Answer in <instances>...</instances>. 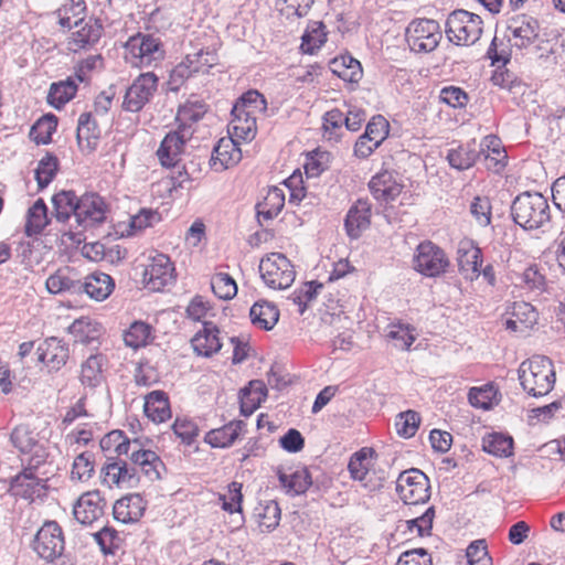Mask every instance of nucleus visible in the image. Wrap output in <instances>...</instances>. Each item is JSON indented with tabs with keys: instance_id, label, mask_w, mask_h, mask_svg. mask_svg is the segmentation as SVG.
Instances as JSON below:
<instances>
[{
	"instance_id": "obj_1",
	"label": "nucleus",
	"mask_w": 565,
	"mask_h": 565,
	"mask_svg": "<svg viewBox=\"0 0 565 565\" xmlns=\"http://www.w3.org/2000/svg\"><path fill=\"white\" fill-rule=\"evenodd\" d=\"M110 441L117 443L115 451L118 455L129 456L131 467L139 469L150 481L161 479L164 465L154 451L141 449L138 439L130 441L122 437L121 431H111L106 438H103L100 440L102 448L108 447Z\"/></svg>"
},
{
	"instance_id": "obj_2",
	"label": "nucleus",
	"mask_w": 565,
	"mask_h": 565,
	"mask_svg": "<svg viewBox=\"0 0 565 565\" xmlns=\"http://www.w3.org/2000/svg\"><path fill=\"white\" fill-rule=\"evenodd\" d=\"M522 388L533 397L547 395L555 385L556 373L552 360L544 355H534L523 361L518 370Z\"/></svg>"
},
{
	"instance_id": "obj_3",
	"label": "nucleus",
	"mask_w": 565,
	"mask_h": 565,
	"mask_svg": "<svg viewBox=\"0 0 565 565\" xmlns=\"http://www.w3.org/2000/svg\"><path fill=\"white\" fill-rule=\"evenodd\" d=\"M511 215L524 230H537L551 220L550 204L539 192H523L513 200Z\"/></svg>"
},
{
	"instance_id": "obj_4",
	"label": "nucleus",
	"mask_w": 565,
	"mask_h": 565,
	"mask_svg": "<svg viewBox=\"0 0 565 565\" xmlns=\"http://www.w3.org/2000/svg\"><path fill=\"white\" fill-rule=\"evenodd\" d=\"M125 58L132 66L148 67L164 58V49L160 39L153 34L138 33L126 42Z\"/></svg>"
},
{
	"instance_id": "obj_5",
	"label": "nucleus",
	"mask_w": 565,
	"mask_h": 565,
	"mask_svg": "<svg viewBox=\"0 0 565 565\" xmlns=\"http://www.w3.org/2000/svg\"><path fill=\"white\" fill-rule=\"evenodd\" d=\"M447 39L456 45H471L482 33V20L478 14L459 9L452 11L446 21Z\"/></svg>"
},
{
	"instance_id": "obj_6",
	"label": "nucleus",
	"mask_w": 565,
	"mask_h": 565,
	"mask_svg": "<svg viewBox=\"0 0 565 565\" xmlns=\"http://www.w3.org/2000/svg\"><path fill=\"white\" fill-rule=\"evenodd\" d=\"M508 40L512 47L518 50L529 49L534 45L535 50H545L543 44L548 43L540 39L539 21L527 14H516L508 20L507 24Z\"/></svg>"
},
{
	"instance_id": "obj_7",
	"label": "nucleus",
	"mask_w": 565,
	"mask_h": 565,
	"mask_svg": "<svg viewBox=\"0 0 565 565\" xmlns=\"http://www.w3.org/2000/svg\"><path fill=\"white\" fill-rule=\"evenodd\" d=\"M259 273L266 286L276 290L289 288L296 278L294 265L280 253H271L263 258Z\"/></svg>"
},
{
	"instance_id": "obj_8",
	"label": "nucleus",
	"mask_w": 565,
	"mask_h": 565,
	"mask_svg": "<svg viewBox=\"0 0 565 565\" xmlns=\"http://www.w3.org/2000/svg\"><path fill=\"white\" fill-rule=\"evenodd\" d=\"M405 35L411 50L416 53L433 52L441 40L440 26L437 21L431 19L412 21Z\"/></svg>"
},
{
	"instance_id": "obj_9",
	"label": "nucleus",
	"mask_w": 565,
	"mask_h": 565,
	"mask_svg": "<svg viewBox=\"0 0 565 565\" xmlns=\"http://www.w3.org/2000/svg\"><path fill=\"white\" fill-rule=\"evenodd\" d=\"M396 491L406 504L424 503L429 499V480L423 471L413 468L399 473Z\"/></svg>"
},
{
	"instance_id": "obj_10",
	"label": "nucleus",
	"mask_w": 565,
	"mask_h": 565,
	"mask_svg": "<svg viewBox=\"0 0 565 565\" xmlns=\"http://www.w3.org/2000/svg\"><path fill=\"white\" fill-rule=\"evenodd\" d=\"M449 266L446 253L434 243L427 241L420 243L414 255V268L426 277H438Z\"/></svg>"
},
{
	"instance_id": "obj_11",
	"label": "nucleus",
	"mask_w": 565,
	"mask_h": 565,
	"mask_svg": "<svg viewBox=\"0 0 565 565\" xmlns=\"http://www.w3.org/2000/svg\"><path fill=\"white\" fill-rule=\"evenodd\" d=\"M158 81V76L152 72L140 74L126 90L122 102L124 110L140 111L157 92Z\"/></svg>"
},
{
	"instance_id": "obj_12",
	"label": "nucleus",
	"mask_w": 565,
	"mask_h": 565,
	"mask_svg": "<svg viewBox=\"0 0 565 565\" xmlns=\"http://www.w3.org/2000/svg\"><path fill=\"white\" fill-rule=\"evenodd\" d=\"M33 548L36 554L49 562L60 557L64 551L62 529L55 521L45 522L38 531Z\"/></svg>"
},
{
	"instance_id": "obj_13",
	"label": "nucleus",
	"mask_w": 565,
	"mask_h": 565,
	"mask_svg": "<svg viewBox=\"0 0 565 565\" xmlns=\"http://www.w3.org/2000/svg\"><path fill=\"white\" fill-rule=\"evenodd\" d=\"M142 281L151 291H161L174 281V266L164 254H157L149 258L142 273Z\"/></svg>"
},
{
	"instance_id": "obj_14",
	"label": "nucleus",
	"mask_w": 565,
	"mask_h": 565,
	"mask_svg": "<svg viewBox=\"0 0 565 565\" xmlns=\"http://www.w3.org/2000/svg\"><path fill=\"white\" fill-rule=\"evenodd\" d=\"M108 206L96 193H86L78 200L76 223L83 228L94 227L107 218Z\"/></svg>"
},
{
	"instance_id": "obj_15",
	"label": "nucleus",
	"mask_w": 565,
	"mask_h": 565,
	"mask_svg": "<svg viewBox=\"0 0 565 565\" xmlns=\"http://www.w3.org/2000/svg\"><path fill=\"white\" fill-rule=\"evenodd\" d=\"M34 473L23 470L11 481V491L14 495L21 497L29 501L43 498L46 493V481L49 471L43 473Z\"/></svg>"
},
{
	"instance_id": "obj_16",
	"label": "nucleus",
	"mask_w": 565,
	"mask_h": 565,
	"mask_svg": "<svg viewBox=\"0 0 565 565\" xmlns=\"http://www.w3.org/2000/svg\"><path fill=\"white\" fill-rule=\"evenodd\" d=\"M105 500L98 490L83 493L73 508L75 519L84 524L90 525L104 515Z\"/></svg>"
},
{
	"instance_id": "obj_17",
	"label": "nucleus",
	"mask_w": 565,
	"mask_h": 565,
	"mask_svg": "<svg viewBox=\"0 0 565 565\" xmlns=\"http://www.w3.org/2000/svg\"><path fill=\"white\" fill-rule=\"evenodd\" d=\"M38 360L44 363L50 371H58L62 369L68 358V345L56 337L46 338L36 348Z\"/></svg>"
},
{
	"instance_id": "obj_18",
	"label": "nucleus",
	"mask_w": 565,
	"mask_h": 565,
	"mask_svg": "<svg viewBox=\"0 0 565 565\" xmlns=\"http://www.w3.org/2000/svg\"><path fill=\"white\" fill-rule=\"evenodd\" d=\"M102 478L103 483L107 484L109 488L113 486H117L119 488H134L139 482L137 469L135 467H129L124 460L107 462L102 468Z\"/></svg>"
},
{
	"instance_id": "obj_19",
	"label": "nucleus",
	"mask_w": 565,
	"mask_h": 565,
	"mask_svg": "<svg viewBox=\"0 0 565 565\" xmlns=\"http://www.w3.org/2000/svg\"><path fill=\"white\" fill-rule=\"evenodd\" d=\"M190 139L191 136L189 131L183 132L177 129L168 132L157 150L160 163L164 167L177 166L184 150L185 142Z\"/></svg>"
},
{
	"instance_id": "obj_20",
	"label": "nucleus",
	"mask_w": 565,
	"mask_h": 565,
	"mask_svg": "<svg viewBox=\"0 0 565 565\" xmlns=\"http://www.w3.org/2000/svg\"><path fill=\"white\" fill-rule=\"evenodd\" d=\"M371 224V203L367 200H358L348 211L344 226L348 235L356 239Z\"/></svg>"
},
{
	"instance_id": "obj_21",
	"label": "nucleus",
	"mask_w": 565,
	"mask_h": 565,
	"mask_svg": "<svg viewBox=\"0 0 565 565\" xmlns=\"http://www.w3.org/2000/svg\"><path fill=\"white\" fill-rule=\"evenodd\" d=\"M242 160V151L234 138H222L214 147L210 160L211 167L215 171H223Z\"/></svg>"
},
{
	"instance_id": "obj_22",
	"label": "nucleus",
	"mask_w": 565,
	"mask_h": 565,
	"mask_svg": "<svg viewBox=\"0 0 565 565\" xmlns=\"http://www.w3.org/2000/svg\"><path fill=\"white\" fill-rule=\"evenodd\" d=\"M457 254L459 270L465 276V278L470 280L478 278L481 273V249L475 246L471 241H465L459 244Z\"/></svg>"
},
{
	"instance_id": "obj_23",
	"label": "nucleus",
	"mask_w": 565,
	"mask_h": 565,
	"mask_svg": "<svg viewBox=\"0 0 565 565\" xmlns=\"http://www.w3.org/2000/svg\"><path fill=\"white\" fill-rule=\"evenodd\" d=\"M146 510V502L138 493L127 494L113 507L114 518L121 523L137 522Z\"/></svg>"
},
{
	"instance_id": "obj_24",
	"label": "nucleus",
	"mask_w": 565,
	"mask_h": 565,
	"mask_svg": "<svg viewBox=\"0 0 565 565\" xmlns=\"http://www.w3.org/2000/svg\"><path fill=\"white\" fill-rule=\"evenodd\" d=\"M220 330L211 321L203 323L202 330L198 331L191 340L193 350L202 356H211L220 351L222 342L220 339Z\"/></svg>"
},
{
	"instance_id": "obj_25",
	"label": "nucleus",
	"mask_w": 565,
	"mask_h": 565,
	"mask_svg": "<svg viewBox=\"0 0 565 565\" xmlns=\"http://www.w3.org/2000/svg\"><path fill=\"white\" fill-rule=\"evenodd\" d=\"M207 111L206 104L201 99H188L180 105L177 111L175 120L178 129L183 132L189 131L192 137L194 134L193 125L200 121Z\"/></svg>"
},
{
	"instance_id": "obj_26",
	"label": "nucleus",
	"mask_w": 565,
	"mask_h": 565,
	"mask_svg": "<svg viewBox=\"0 0 565 565\" xmlns=\"http://www.w3.org/2000/svg\"><path fill=\"white\" fill-rule=\"evenodd\" d=\"M537 322V312L525 301L514 302L511 318L507 319L505 328L512 332L525 333Z\"/></svg>"
},
{
	"instance_id": "obj_27",
	"label": "nucleus",
	"mask_w": 565,
	"mask_h": 565,
	"mask_svg": "<svg viewBox=\"0 0 565 565\" xmlns=\"http://www.w3.org/2000/svg\"><path fill=\"white\" fill-rule=\"evenodd\" d=\"M79 29L73 32L68 40V50L77 52L95 44L102 35L103 26L96 20L89 19L79 24Z\"/></svg>"
},
{
	"instance_id": "obj_28",
	"label": "nucleus",
	"mask_w": 565,
	"mask_h": 565,
	"mask_svg": "<svg viewBox=\"0 0 565 565\" xmlns=\"http://www.w3.org/2000/svg\"><path fill=\"white\" fill-rule=\"evenodd\" d=\"M68 333L74 338L75 342L93 344L98 342L102 337L103 327L89 317H81L68 327Z\"/></svg>"
},
{
	"instance_id": "obj_29",
	"label": "nucleus",
	"mask_w": 565,
	"mask_h": 565,
	"mask_svg": "<svg viewBox=\"0 0 565 565\" xmlns=\"http://www.w3.org/2000/svg\"><path fill=\"white\" fill-rule=\"evenodd\" d=\"M143 411L153 423H163L171 417L168 395L163 391H152L145 397Z\"/></svg>"
},
{
	"instance_id": "obj_30",
	"label": "nucleus",
	"mask_w": 565,
	"mask_h": 565,
	"mask_svg": "<svg viewBox=\"0 0 565 565\" xmlns=\"http://www.w3.org/2000/svg\"><path fill=\"white\" fill-rule=\"evenodd\" d=\"M267 388L263 381H250L248 386L239 392L241 413L244 416L252 415L265 401Z\"/></svg>"
},
{
	"instance_id": "obj_31",
	"label": "nucleus",
	"mask_w": 565,
	"mask_h": 565,
	"mask_svg": "<svg viewBox=\"0 0 565 565\" xmlns=\"http://www.w3.org/2000/svg\"><path fill=\"white\" fill-rule=\"evenodd\" d=\"M100 130L89 113H84L77 121L76 139L82 150H95Z\"/></svg>"
},
{
	"instance_id": "obj_32",
	"label": "nucleus",
	"mask_w": 565,
	"mask_h": 565,
	"mask_svg": "<svg viewBox=\"0 0 565 565\" xmlns=\"http://www.w3.org/2000/svg\"><path fill=\"white\" fill-rule=\"evenodd\" d=\"M369 188L376 200L385 202L395 200L402 191L401 185L393 180L392 174L387 171L374 175Z\"/></svg>"
},
{
	"instance_id": "obj_33",
	"label": "nucleus",
	"mask_w": 565,
	"mask_h": 565,
	"mask_svg": "<svg viewBox=\"0 0 565 565\" xmlns=\"http://www.w3.org/2000/svg\"><path fill=\"white\" fill-rule=\"evenodd\" d=\"M82 287L90 298L100 301L111 294L115 282L109 275L95 271L85 278L84 284L78 286V288Z\"/></svg>"
},
{
	"instance_id": "obj_34",
	"label": "nucleus",
	"mask_w": 565,
	"mask_h": 565,
	"mask_svg": "<svg viewBox=\"0 0 565 565\" xmlns=\"http://www.w3.org/2000/svg\"><path fill=\"white\" fill-rule=\"evenodd\" d=\"M249 317L252 323L257 328L271 330L279 320V310L274 303L260 300L252 306Z\"/></svg>"
},
{
	"instance_id": "obj_35",
	"label": "nucleus",
	"mask_w": 565,
	"mask_h": 565,
	"mask_svg": "<svg viewBox=\"0 0 565 565\" xmlns=\"http://www.w3.org/2000/svg\"><path fill=\"white\" fill-rule=\"evenodd\" d=\"M371 456L372 450L367 448H363L360 451L355 452L348 465V469L350 471L351 477L354 480L361 481L364 487H369L371 490L375 489V484H371Z\"/></svg>"
},
{
	"instance_id": "obj_36",
	"label": "nucleus",
	"mask_w": 565,
	"mask_h": 565,
	"mask_svg": "<svg viewBox=\"0 0 565 565\" xmlns=\"http://www.w3.org/2000/svg\"><path fill=\"white\" fill-rule=\"evenodd\" d=\"M241 429L242 422H231L220 428L210 430L204 440L213 448H226L237 439Z\"/></svg>"
},
{
	"instance_id": "obj_37",
	"label": "nucleus",
	"mask_w": 565,
	"mask_h": 565,
	"mask_svg": "<svg viewBox=\"0 0 565 565\" xmlns=\"http://www.w3.org/2000/svg\"><path fill=\"white\" fill-rule=\"evenodd\" d=\"M478 159H480V152H478L477 142L475 140L466 146L450 149L447 154L449 164L457 170L471 168Z\"/></svg>"
},
{
	"instance_id": "obj_38",
	"label": "nucleus",
	"mask_w": 565,
	"mask_h": 565,
	"mask_svg": "<svg viewBox=\"0 0 565 565\" xmlns=\"http://www.w3.org/2000/svg\"><path fill=\"white\" fill-rule=\"evenodd\" d=\"M79 198L74 191H61L52 198L55 218L58 222H66L74 216L76 220L77 206Z\"/></svg>"
},
{
	"instance_id": "obj_39",
	"label": "nucleus",
	"mask_w": 565,
	"mask_h": 565,
	"mask_svg": "<svg viewBox=\"0 0 565 565\" xmlns=\"http://www.w3.org/2000/svg\"><path fill=\"white\" fill-rule=\"evenodd\" d=\"M278 479L281 487L291 495L305 493L312 483L311 476L306 468L298 469L290 475L279 472Z\"/></svg>"
},
{
	"instance_id": "obj_40",
	"label": "nucleus",
	"mask_w": 565,
	"mask_h": 565,
	"mask_svg": "<svg viewBox=\"0 0 565 565\" xmlns=\"http://www.w3.org/2000/svg\"><path fill=\"white\" fill-rule=\"evenodd\" d=\"M49 224L47 207L42 199H38L28 210L24 232L26 236L40 234Z\"/></svg>"
},
{
	"instance_id": "obj_41",
	"label": "nucleus",
	"mask_w": 565,
	"mask_h": 565,
	"mask_svg": "<svg viewBox=\"0 0 565 565\" xmlns=\"http://www.w3.org/2000/svg\"><path fill=\"white\" fill-rule=\"evenodd\" d=\"M332 72L345 82L358 83L362 78V67L352 56H340L331 61Z\"/></svg>"
},
{
	"instance_id": "obj_42",
	"label": "nucleus",
	"mask_w": 565,
	"mask_h": 565,
	"mask_svg": "<svg viewBox=\"0 0 565 565\" xmlns=\"http://www.w3.org/2000/svg\"><path fill=\"white\" fill-rule=\"evenodd\" d=\"M284 205V192L278 188L269 190L264 201L257 205L258 220H273L281 212Z\"/></svg>"
},
{
	"instance_id": "obj_43",
	"label": "nucleus",
	"mask_w": 565,
	"mask_h": 565,
	"mask_svg": "<svg viewBox=\"0 0 565 565\" xmlns=\"http://www.w3.org/2000/svg\"><path fill=\"white\" fill-rule=\"evenodd\" d=\"M482 449L495 457H509L513 454V438L501 433L489 434L482 438Z\"/></svg>"
},
{
	"instance_id": "obj_44",
	"label": "nucleus",
	"mask_w": 565,
	"mask_h": 565,
	"mask_svg": "<svg viewBox=\"0 0 565 565\" xmlns=\"http://www.w3.org/2000/svg\"><path fill=\"white\" fill-rule=\"evenodd\" d=\"M85 9L86 7L83 0H67V2L57 10L60 25L67 29L79 26L84 20L83 14Z\"/></svg>"
},
{
	"instance_id": "obj_45",
	"label": "nucleus",
	"mask_w": 565,
	"mask_h": 565,
	"mask_svg": "<svg viewBox=\"0 0 565 565\" xmlns=\"http://www.w3.org/2000/svg\"><path fill=\"white\" fill-rule=\"evenodd\" d=\"M267 109V102L265 97L257 90H248L235 103L232 114L248 113L257 116L264 114Z\"/></svg>"
},
{
	"instance_id": "obj_46",
	"label": "nucleus",
	"mask_w": 565,
	"mask_h": 565,
	"mask_svg": "<svg viewBox=\"0 0 565 565\" xmlns=\"http://www.w3.org/2000/svg\"><path fill=\"white\" fill-rule=\"evenodd\" d=\"M231 129L234 139L252 140L256 136V116L248 113L232 114Z\"/></svg>"
},
{
	"instance_id": "obj_47",
	"label": "nucleus",
	"mask_w": 565,
	"mask_h": 565,
	"mask_svg": "<svg viewBox=\"0 0 565 565\" xmlns=\"http://www.w3.org/2000/svg\"><path fill=\"white\" fill-rule=\"evenodd\" d=\"M258 526L262 532H270L275 530L280 521L281 511L276 501H266L256 509Z\"/></svg>"
},
{
	"instance_id": "obj_48",
	"label": "nucleus",
	"mask_w": 565,
	"mask_h": 565,
	"mask_svg": "<svg viewBox=\"0 0 565 565\" xmlns=\"http://www.w3.org/2000/svg\"><path fill=\"white\" fill-rule=\"evenodd\" d=\"M105 359L102 354H92L82 364L81 381L87 386L95 387L102 381Z\"/></svg>"
},
{
	"instance_id": "obj_49",
	"label": "nucleus",
	"mask_w": 565,
	"mask_h": 565,
	"mask_svg": "<svg viewBox=\"0 0 565 565\" xmlns=\"http://www.w3.org/2000/svg\"><path fill=\"white\" fill-rule=\"evenodd\" d=\"M76 92L77 86L72 81L53 83L47 94V103L60 109L75 96Z\"/></svg>"
},
{
	"instance_id": "obj_50",
	"label": "nucleus",
	"mask_w": 565,
	"mask_h": 565,
	"mask_svg": "<svg viewBox=\"0 0 565 565\" xmlns=\"http://www.w3.org/2000/svg\"><path fill=\"white\" fill-rule=\"evenodd\" d=\"M57 118L55 115H45L41 117L31 128L30 137L38 145H46L52 140V135L56 130Z\"/></svg>"
},
{
	"instance_id": "obj_51",
	"label": "nucleus",
	"mask_w": 565,
	"mask_h": 565,
	"mask_svg": "<svg viewBox=\"0 0 565 565\" xmlns=\"http://www.w3.org/2000/svg\"><path fill=\"white\" fill-rule=\"evenodd\" d=\"M94 455L85 451L75 457L72 470L71 480L78 482L88 481L94 473Z\"/></svg>"
},
{
	"instance_id": "obj_52",
	"label": "nucleus",
	"mask_w": 565,
	"mask_h": 565,
	"mask_svg": "<svg viewBox=\"0 0 565 565\" xmlns=\"http://www.w3.org/2000/svg\"><path fill=\"white\" fill-rule=\"evenodd\" d=\"M327 40L324 25L322 22H312L302 35L301 49L306 53L312 54L315 50L322 46Z\"/></svg>"
},
{
	"instance_id": "obj_53",
	"label": "nucleus",
	"mask_w": 565,
	"mask_h": 565,
	"mask_svg": "<svg viewBox=\"0 0 565 565\" xmlns=\"http://www.w3.org/2000/svg\"><path fill=\"white\" fill-rule=\"evenodd\" d=\"M150 326L142 321H135L124 333L125 344L132 349H139L148 343Z\"/></svg>"
},
{
	"instance_id": "obj_54",
	"label": "nucleus",
	"mask_w": 565,
	"mask_h": 565,
	"mask_svg": "<svg viewBox=\"0 0 565 565\" xmlns=\"http://www.w3.org/2000/svg\"><path fill=\"white\" fill-rule=\"evenodd\" d=\"M211 287L216 297L230 300L237 294L235 280L225 273H218L212 277Z\"/></svg>"
},
{
	"instance_id": "obj_55",
	"label": "nucleus",
	"mask_w": 565,
	"mask_h": 565,
	"mask_svg": "<svg viewBox=\"0 0 565 565\" xmlns=\"http://www.w3.org/2000/svg\"><path fill=\"white\" fill-rule=\"evenodd\" d=\"M57 171V158L52 154H45L38 163L35 169V179L40 189L49 185Z\"/></svg>"
},
{
	"instance_id": "obj_56",
	"label": "nucleus",
	"mask_w": 565,
	"mask_h": 565,
	"mask_svg": "<svg viewBox=\"0 0 565 565\" xmlns=\"http://www.w3.org/2000/svg\"><path fill=\"white\" fill-rule=\"evenodd\" d=\"M343 121V113L340 109H331L323 116L324 138L339 141Z\"/></svg>"
},
{
	"instance_id": "obj_57",
	"label": "nucleus",
	"mask_w": 565,
	"mask_h": 565,
	"mask_svg": "<svg viewBox=\"0 0 565 565\" xmlns=\"http://www.w3.org/2000/svg\"><path fill=\"white\" fill-rule=\"evenodd\" d=\"M419 423H420V416L417 412H415V411L403 412V413L398 414V416L396 417L395 426H396L397 434L405 438L413 437L419 427Z\"/></svg>"
},
{
	"instance_id": "obj_58",
	"label": "nucleus",
	"mask_w": 565,
	"mask_h": 565,
	"mask_svg": "<svg viewBox=\"0 0 565 565\" xmlns=\"http://www.w3.org/2000/svg\"><path fill=\"white\" fill-rule=\"evenodd\" d=\"M11 441L23 455H28L29 450L40 444L34 434L24 425L18 426L13 429L11 433Z\"/></svg>"
},
{
	"instance_id": "obj_59",
	"label": "nucleus",
	"mask_w": 565,
	"mask_h": 565,
	"mask_svg": "<svg viewBox=\"0 0 565 565\" xmlns=\"http://www.w3.org/2000/svg\"><path fill=\"white\" fill-rule=\"evenodd\" d=\"M323 285L316 281L305 282L303 286L295 290L291 295L292 301L299 306V313L302 315L307 303L313 300Z\"/></svg>"
},
{
	"instance_id": "obj_60",
	"label": "nucleus",
	"mask_w": 565,
	"mask_h": 565,
	"mask_svg": "<svg viewBox=\"0 0 565 565\" xmlns=\"http://www.w3.org/2000/svg\"><path fill=\"white\" fill-rule=\"evenodd\" d=\"M50 294H61L65 291H75L78 282L70 278L63 270H57L51 275L45 282Z\"/></svg>"
},
{
	"instance_id": "obj_61",
	"label": "nucleus",
	"mask_w": 565,
	"mask_h": 565,
	"mask_svg": "<svg viewBox=\"0 0 565 565\" xmlns=\"http://www.w3.org/2000/svg\"><path fill=\"white\" fill-rule=\"evenodd\" d=\"M47 451L44 445L39 444L31 450H29L28 455H23L22 462L25 463V468L23 470L34 472V473H43L45 470H41L42 467L46 463Z\"/></svg>"
},
{
	"instance_id": "obj_62",
	"label": "nucleus",
	"mask_w": 565,
	"mask_h": 565,
	"mask_svg": "<svg viewBox=\"0 0 565 565\" xmlns=\"http://www.w3.org/2000/svg\"><path fill=\"white\" fill-rule=\"evenodd\" d=\"M193 62L186 56L184 60L179 63L170 73L169 78V88L172 92H178L179 88L183 85V83L193 74H195L193 70Z\"/></svg>"
},
{
	"instance_id": "obj_63",
	"label": "nucleus",
	"mask_w": 565,
	"mask_h": 565,
	"mask_svg": "<svg viewBox=\"0 0 565 565\" xmlns=\"http://www.w3.org/2000/svg\"><path fill=\"white\" fill-rule=\"evenodd\" d=\"M470 213L480 226L491 223V203L487 196H476L470 204Z\"/></svg>"
},
{
	"instance_id": "obj_64",
	"label": "nucleus",
	"mask_w": 565,
	"mask_h": 565,
	"mask_svg": "<svg viewBox=\"0 0 565 565\" xmlns=\"http://www.w3.org/2000/svg\"><path fill=\"white\" fill-rule=\"evenodd\" d=\"M414 329L409 326L393 324L387 333V337L395 341V347L401 350H408L416 340L413 334Z\"/></svg>"
}]
</instances>
